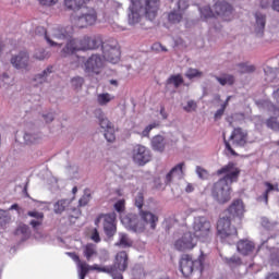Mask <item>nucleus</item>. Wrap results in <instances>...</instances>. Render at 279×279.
I'll list each match as a JSON object with an SVG mask.
<instances>
[{"mask_svg": "<svg viewBox=\"0 0 279 279\" xmlns=\"http://www.w3.org/2000/svg\"><path fill=\"white\" fill-rule=\"evenodd\" d=\"M71 84L74 88V90H80L82 86H84V77L75 76L71 80Z\"/></svg>", "mask_w": 279, "mask_h": 279, "instance_id": "39", "label": "nucleus"}, {"mask_svg": "<svg viewBox=\"0 0 279 279\" xmlns=\"http://www.w3.org/2000/svg\"><path fill=\"white\" fill-rule=\"evenodd\" d=\"M158 125H159V124L156 123V122H154V123L147 125V126L142 131V136H143L144 138H149V133L151 132V130L158 128Z\"/></svg>", "mask_w": 279, "mask_h": 279, "instance_id": "44", "label": "nucleus"}, {"mask_svg": "<svg viewBox=\"0 0 279 279\" xmlns=\"http://www.w3.org/2000/svg\"><path fill=\"white\" fill-rule=\"evenodd\" d=\"M118 247H132V242L125 233H120V240L116 243Z\"/></svg>", "mask_w": 279, "mask_h": 279, "instance_id": "33", "label": "nucleus"}, {"mask_svg": "<svg viewBox=\"0 0 279 279\" xmlns=\"http://www.w3.org/2000/svg\"><path fill=\"white\" fill-rule=\"evenodd\" d=\"M223 143H225L226 149L231 154V156H236V151L232 149V145H230V142L226 140V135H223Z\"/></svg>", "mask_w": 279, "mask_h": 279, "instance_id": "51", "label": "nucleus"}, {"mask_svg": "<svg viewBox=\"0 0 279 279\" xmlns=\"http://www.w3.org/2000/svg\"><path fill=\"white\" fill-rule=\"evenodd\" d=\"M10 221H12L10 214L3 209H0V228H5Z\"/></svg>", "mask_w": 279, "mask_h": 279, "instance_id": "34", "label": "nucleus"}, {"mask_svg": "<svg viewBox=\"0 0 279 279\" xmlns=\"http://www.w3.org/2000/svg\"><path fill=\"white\" fill-rule=\"evenodd\" d=\"M82 252H83L84 258H86V260L88 263H90V260H94V258H97V256H99L97 246L94 243H87V244L83 245Z\"/></svg>", "mask_w": 279, "mask_h": 279, "instance_id": "21", "label": "nucleus"}, {"mask_svg": "<svg viewBox=\"0 0 279 279\" xmlns=\"http://www.w3.org/2000/svg\"><path fill=\"white\" fill-rule=\"evenodd\" d=\"M89 239L90 241H94V243H101V236L99 235V230H97V228L90 230Z\"/></svg>", "mask_w": 279, "mask_h": 279, "instance_id": "43", "label": "nucleus"}, {"mask_svg": "<svg viewBox=\"0 0 279 279\" xmlns=\"http://www.w3.org/2000/svg\"><path fill=\"white\" fill-rule=\"evenodd\" d=\"M227 265H229L230 267H234V266H239L241 265V258L236 257V256H232L230 258L226 259Z\"/></svg>", "mask_w": 279, "mask_h": 279, "instance_id": "48", "label": "nucleus"}, {"mask_svg": "<svg viewBox=\"0 0 279 279\" xmlns=\"http://www.w3.org/2000/svg\"><path fill=\"white\" fill-rule=\"evenodd\" d=\"M44 119H45L46 123H51V121H53V113H48V114L44 116Z\"/></svg>", "mask_w": 279, "mask_h": 279, "instance_id": "57", "label": "nucleus"}, {"mask_svg": "<svg viewBox=\"0 0 279 279\" xmlns=\"http://www.w3.org/2000/svg\"><path fill=\"white\" fill-rule=\"evenodd\" d=\"M266 125L269 128V130H272L274 132H279V121L276 117H270L266 120Z\"/></svg>", "mask_w": 279, "mask_h": 279, "instance_id": "35", "label": "nucleus"}, {"mask_svg": "<svg viewBox=\"0 0 279 279\" xmlns=\"http://www.w3.org/2000/svg\"><path fill=\"white\" fill-rule=\"evenodd\" d=\"M232 5L226 1H218L214 5V10L210 7H204L201 9V14L204 19H216L221 16L222 21H232Z\"/></svg>", "mask_w": 279, "mask_h": 279, "instance_id": "6", "label": "nucleus"}, {"mask_svg": "<svg viewBox=\"0 0 279 279\" xmlns=\"http://www.w3.org/2000/svg\"><path fill=\"white\" fill-rule=\"evenodd\" d=\"M238 68L240 69L239 72L241 74L254 73V71H256V66L254 64L240 63L238 64Z\"/></svg>", "mask_w": 279, "mask_h": 279, "instance_id": "36", "label": "nucleus"}, {"mask_svg": "<svg viewBox=\"0 0 279 279\" xmlns=\"http://www.w3.org/2000/svg\"><path fill=\"white\" fill-rule=\"evenodd\" d=\"M265 186H266V191H265L263 197H259V199L265 201V204H269V193L271 191H279V189H278V184L274 185L269 182H265Z\"/></svg>", "mask_w": 279, "mask_h": 279, "instance_id": "29", "label": "nucleus"}, {"mask_svg": "<svg viewBox=\"0 0 279 279\" xmlns=\"http://www.w3.org/2000/svg\"><path fill=\"white\" fill-rule=\"evenodd\" d=\"M69 206V201L66 199H61L58 201L54 205H53V210L57 215H62V213H64V210H66V207Z\"/></svg>", "mask_w": 279, "mask_h": 279, "instance_id": "32", "label": "nucleus"}, {"mask_svg": "<svg viewBox=\"0 0 279 279\" xmlns=\"http://www.w3.org/2000/svg\"><path fill=\"white\" fill-rule=\"evenodd\" d=\"M232 221L229 216L220 217L217 221V232L222 241L230 239V236H239V231L235 227H232Z\"/></svg>", "mask_w": 279, "mask_h": 279, "instance_id": "10", "label": "nucleus"}, {"mask_svg": "<svg viewBox=\"0 0 279 279\" xmlns=\"http://www.w3.org/2000/svg\"><path fill=\"white\" fill-rule=\"evenodd\" d=\"M101 219L105 234L107 236H114V234H117V225L114 223L117 221V214H100L95 219V226H99V223H101Z\"/></svg>", "mask_w": 279, "mask_h": 279, "instance_id": "11", "label": "nucleus"}, {"mask_svg": "<svg viewBox=\"0 0 279 279\" xmlns=\"http://www.w3.org/2000/svg\"><path fill=\"white\" fill-rule=\"evenodd\" d=\"M132 157L136 165L144 167V165H147L151 160V151L149 148L137 144L133 147Z\"/></svg>", "mask_w": 279, "mask_h": 279, "instance_id": "14", "label": "nucleus"}, {"mask_svg": "<svg viewBox=\"0 0 279 279\" xmlns=\"http://www.w3.org/2000/svg\"><path fill=\"white\" fill-rule=\"evenodd\" d=\"M247 130L243 128H235L230 135V141H232L235 147H245L247 145Z\"/></svg>", "mask_w": 279, "mask_h": 279, "instance_id": "17", "label": "nucleus"}, {"mask_svg": "<svg viewBox=\"0 0 279 279\" xmlns=\"http://www.w3.org/2000/svg\"><path fill=\"white\" fill-rule=\"evenodd\" d=\"M112 279H123V275H111Z\"/></svg>", "mask_w": 279, "mask_h": 279, "instance_id": "64", "label": "nucleus"}, {"mask_svg": "<svg viewBox=\"0 0 279 279\" xmlns=\"http://www.w3.org/2000/svg\"><path fill=\"white\" fill-rule=\"evenodd\" d=\"M15 234H23L24 236H27L29 234V226L27 225H21L17 227Z\"/></svg>", "mask_w": 279, "mask_h": 279, "instance_id": "46", "label": "nucleus"}, {"mask_svg": "<svg viewBox=\"0 0 279 279\" xmlns=\"http://www.w3.org/2000/svg\"><path fill=\"white\" fill-rule=\"evenodd\" d=\"M114 210H117V213H123L125 210V201L124 199H120L114 204Z\"/></svg>", "mask_w": 279, "mask_h": 279, "instance_id": "50", "label": "nucleus"}, {"mask_svg": "<svg viewBox=\"0 0 279 279\" xmlns=\"http://www.w3.org/2000/svg\"><path fill=\"white\" fill-rule=\"evenodd\" d=\"M105 138L108 141V143H114V141H117V135H114V126L105 130Z\"/></svg>", "mask_w": 279, "mask_h": 279, "instance_id": "40", "label": "nucleus"}, {"mask_svg": "<svg viewBox=\"0 0 279 279\" xmlns=\"http://www.w3.org/2000/svg\"><path fill=\"white\" fill-rule=\"evenodd\" d=\"M206 269V256L199 255L197 259L193 260V255L183 254L180 258V271L184 278H191L195 272L204 274Z\"/></svg>", "mask_w": 279, "mask_h": 279, "instance_id": "5", "label": "nucleus"}, {"mask_svg": "<svg viewBox=\"0 0 279 279\" xmlns=\"http://www.w3.org/2000/svg\"><path fill=\"white\" fill-rule=\"evenodd\" d=\"M217 175H223L219 179L211 189V195L218 204H228L232 199V184L239 182V175H241V169L236 167V163L229 162L221 169L217 170Z\"/></svg>", "mask_w": 279, "mask_h": 279, "instance_id": "2", "label": "nucleus"}, {"mask_svg": "<svg viewBox=\"0 0 279 279\" xmlns=\"http://www.w3.org/2000/svg\"><path fill=\"white\" fill-rule=\"evenodd\" d=\"M128 269V252L121 251L116 255L114 264L104 266L96 269L99 274H109V276H123V271Z\"/></svg>", "mask_w": 279, "mask_h": 279, "instance_id": "8", "label": "nucleus"}, {"mask_svg": "<svg viewBox=\"0 0 279 279\" xmlns=\"http://www.w3.org/2000/svg\"><path fill=\"white\" fill-rule=\"evenodd\" d=\"M274 97H275L277 104H279V88L276 92H274Z\"/></svg>", "mask_w": 279, "mask_h": 279, "instance_id": "63", "label": "nucleus"}, {"mask_svg": "<svg viewBox=\"0 0 279 279\" xmlns=\"http://www.w3.org/2000/svg\"><path fill=\"white\" fill-rule=\"evenodd\" d=\"M265 279H279V272L278 271L268 272Z\"/></svg>", "mask_w": 279, "mask_h": 279, "instance_id": "55", "label": "nucleus"}, {"mask_svg": "<svg viewBox=\"0 0 279 279\" xmlns=\"http://www.w3.org/2000/svg\"><path fill=\"white\" fill-rule=\"evenodd\" d=\"M63 8L68 12H80L86 8V0H63Z\"/></svg>", "mask_w": 279, "mask_h": 279, "instance_id": "20", "label": "nucleus"}, {"mask_svg": "<svg viewBox=\"0 0 279 279\" xmlns=\"http://www.w3.org/2000/svg\"><path fill=\"white\" fill-rule=\"evenodd\" d=\"M225 215L229 217V219H233V221H235V219L241 221L245 216V204L243 203V199H234L229 208L225 210Z\"/></svg>", "mask_w": 279, "mask_h": 279, "instance_id": "13", "label": "nucleus"}, {"mask_svg": "<svg viewBox=\"0 0 279 279\" xmlns=\"http://www.w3.org/2000/svg\"><path fill=\"white\" fill-rule=\"evenodd\" d=\"M68 254L72 258V260L76 263L80 269L78 271L80 279H86V276H88L89 271H97V269H99V265L97 264H94L90 266L86 262H82V259H80V255H77L76 253H68Z\"/></svg>", "mask_w": 279, "mask_h": 279, "instance_id": "15", "label": "nucleus"}, {"mask_svg": "<svg viewBox=\"0 0 279 279\" xmlns=\"http://www.w3.org/2000/svg\"><path fill=\"white\" fill-rule=\"evenodd\" d=\"M86 204H88V198H86V196H83L80 199V206H86Z\"/></svg>", "mask_w": 279, "mask_h": 279, "instance_id": "61", "label": "nucleus"}, {"mask_svg": "<svg viewBox=\"0 0 279 279\" xmlns=\"http://www.w3.org/2000/svg\"><path fill=\"white\" fill-rule=\"evenodd\" d=\"M183 110H185V112H195L197 110V102L189 100L187 105L183 107Z\"/></svg>", "mask_w": 279, "mask_h": 279, "instance_id": "47", "label": "nucleus"}, {"mask_svg": "<svg viewBox=\"0 0 279 279\" xmlns=\"http://www.w3.org/2000/svg\"><path fill=\"white\" fill-rule=\"evenodd\" d=\"M184 162L174 166L166 175V184H171L174 178H182L184 175Z\"/></svg>", "mask_w": 279, "mask_h": 279, "instance_id": "23", "label": "nucleus"}, {"mask_svg": "<svg viewBox=\"0 0 279 279\" xmlns=\"http://www.w3.org/2000/svg\"><path fill=\"white\" fill-rule=\"evenodd\" d=\"M59 1L60 0H38L40 5H46L48 8H50L51 5H56V3H58Z\"/></svg>", "mask_w": 279, "mask_h": 279, "instance_id": "52", "label": "nucleus"}, {"mask_svg": "<svg viewBox=\"0 0 279 279\" xmlns=\"http://www.w3.org/2000/svg\"><path fill=\"white\" fill-rule=\"evenodd\" d=\"M104 69V59L99 54H92L85 62V70L87 73H95L99 75Z\"/></svg>", "mask_w": 279, "mask_h": 279, "instance_id": "16", "label": "nucleus"}, {"mask_svg": "<svg viewBox=\"0 0 279 279\" xmlns=\"http://www.w3.org/2000/svg\"><path fill=\"white\" fill-rule=\"evenodd\" d=\"M35 32L44 36L50 47H62V44L53 40H66L65 46L61 49V58H69V56H75L78 51H93V49L102 47V57L107 62L118 64L121 60V48H119L117 41L109 44L104 43L101 37L88 36L71 38L73 36L72 26L52 28L49 33L46 27L39 26Z\"/></svg>", "mask_w": 279, "mask_h": 279, "instance_id": "1", "label": "nucleus"}, {"mask_svg": "<svg viewBox=\"0 0 279 279\" xmlns=\"http://www.w3.org/2000/svg\"><path fill=\"white\" fill-rule=\"evenodd\" d=\"M10 62L14 69H27L29 66V53L27 51H21L13 56Z\"/></svg>", "mask_w": 279, "mask_h": 279, "instance_id": "18", "label": "nucleus"}, {"mask_svg": "<svg viewBox=\"0 0 279 279\" xmlns=\"http://www.w3.org/2000/svg\"><path fill=\"white\" fill-rule=\"evenodd\" d=\"M138 215L141 220L138 219V216L133 214L124 218V221H126V226L130 230L137 232L138 234L145 232V230H147V226L150 230H156L158 226V216L156 214H153L149 210L141 209Z\"/></svg>", "mask_w": 279, "mask_h": 279, "instance_id": "4", "label": "nucleus"}, {"mask_svg": "<svg viewBox=\"0 0 279 279\" xmlns=\"http://www.w3.org/2000/svg\"><path fill=\"white\" fill-rule=\"evenodd\" d=\"M128 8L129 25H138L143 19L155 21L160 10V0H130Z\"/></svg>", "mask_w": 279, "mask_h": 279, "instance_id": "3", "label": "nucleus"}, {"mask_svg": "<svg viewBox=\"0 0 279 279\" xmlns=\"http://www.w3.org/2000/svg\"><path fill=\"white\" fill-rule=\"evenodd\" d=\"M260 8L267 10V8H269V0H260Z\"/></svg>", "mask_w": 279, "mask_h": 279, "instance_id": "58", "label": "nucleus"}, {"mask_svg": "<svg viewBox=\"0 0 279 279\" xmlns=\"http://www.w3.org/2000/svg\"><path fill=\"white\" fill-rule=\"evenodd\" d=\"M135 206L138 210H143V206H145V196L142 192L137 193L135 197Z\"/></svg>", "mask_w": 279, "mask_h": 279, "instance_id": "41", "label": "nucleus"}, {"mask_svg": "<svg viewBox=\"0 0 279 279\" xmlns=\"http://www.w3.org/2000/svg\"><path fill=\"white\" fill-rule=\"evenodd\" d=\"M95 116L99 120V125H100V128H102V130H110V129L114 128L112 125V122H110V120H108V118H106V116L104 114V111L101 109H97L95 111Z\"/></svg>", "mask_w": 279, "mask_h": 279, "instance_id": "25", "label": "nucleus"}, {"mask_svg": "<svg viewBox=\"0 0 279 279\" xmlns=\"http://www.w3.org/2000/svg\"><path fill=\"white\" fill-rule=\"evenodd\" d=\"M112 99H114V96H112L108 93H102L97 96V104L99 106H108V104H110V101H112Z\"/></svg>", "mask_w": 279, "mask_h": 279, "instance_id": "30", "label": "nucleus"}, {"mask_svg": "<svg viewBox=\"0 0 279 279\" xmlns=\"http://www.w3.org/2000/svg\"><path fill=\"white\" fill-rule=\"evenodd\" d=\"M28 217H32L33 219L29 221V226L33 228V230H38L40 226L45 222V214L43 211L38 210H31L27 211Z\"/></svg>", "mask_w": 279, "mask_h": 279, "instance_id": "19", "label": "nucleus"}, {"mask_svg": "<svg viewBox=\"0 0 279 279\" xmlns=\"http://www.w3.org/2000/svg\"><path fill=\"white\" fill-rule=\"evenodd\" d=\"M202 75H204V73H202L199 70L193 69V68H190L185 73V77H187V80H193L195 77H202Z\"/></svg>", "mask_w": 279, "mask_h": 279, "instance_id": "38", "label": "nucleus"}, {"mask_svg": "<svg viewBox=\"0 0 279 279\" xmlns=\"http://www.w3.org/2000/svg\"><path fill=\"white\" fill-rule=\"evenodd\" d=\"M51 54H49V52L45 51V49H38L35 54L34 58L36 60H47Z\"/></svg>", "mask_w": 279, "mask_h": 279, "instance_id": "42", "label": "nucleus"}, {"mask_svg": "<svg viewBox=\"0 0 279 279\" xmlns=\"http://www.w3.org/2000/svg\"><path fill=\"white\" fill-rule=\"evenodd\" d=\"M195 191V187H193V184L189 183L185 187L186 193H193Z\"/></svg>", "mask_w": 279, "mask_h": 279, "instance_id": "60", "label": "nucleus"}, {"mask_svg": "<svg viewBox=\"0 0 279 279\" xmlns=\"http://www.w3.org/2000/svg\"><path fill=\"white\" fill-rule=\"evenodd\" d=\"M71 23L74 27L83 29V27H89V25H95L97 23V11L94 8H85L80 15H72Z\"/></svg>", "mask_w": 279, "mask_h": 279, "instance_id": "9", "label": "nucleus"}, {"mask_svg": "<svg viewBox=\"0 0 279 279\" xmlns=\"http://www.w3.org/2000/svg\"><path fill=\"white\" fill-rule=\"evenodd\" d=\"M255 34L258 38L265 34V25L267 23V16L262 13H255Z\"/></svg>", "mask_w": 279, "mask_h": 279, "instance_id": "22", "label": "nucleus"}, {"mask_svg": "<svg viewBox=\"0 0 279 279\" xmlns=\"http://www.w3.org/2000/svg\"><path fill=\"white\" fill-rule=\"evenodd\" d=\"M177 8H178L177 10L179 12H182L184 14V12H186V10H189V0H179Z\"/></svg>", "mask_w": 279, "mask_h": 279, "instance_id": "45", "label": "nucleus"}, {"mask_svg": "<svg viewBox=\"0 0 279 279\" xmlns=\"http://www.w3.org/2000/svg\"><path fill=\"white\" fill-rule=\"evenodd\" d=\"M151 147L154 151H165V137L162 135H156L151 140Z\"/></svg>", "mask_w": 279, "mask_h": 279, "instance_id": "26", "label": "nucleus"}, {"mask_svg": "<svg viewBox=\"0 0 279 279\" xmlns=\"http://www.w3.org/2000/svg\"><path fill=\"white\" fill-rule=\"evenodd\" d=\"M182 19H184V13L178 10H172L169 14H168V21L172 24V25H178V23H182Z\"/></svg>", "mask_w": 279, "mask_h": 279, "instance_id": "27", "label": "nucleus"}, {"mask_svg": "<svg viewBox=\"0 0 279 279\" xmlns=\"http://www.w3.org/2000/svg\"><path fill=\"white\" fill-rule=\"evenodd\" d=\"M230 99H232V96H228L226 101L221 105V108L226 110L228 108V105L230 104Z\"/></svg>", "mask_w": 279, "mask_h": 279, "instance_id": "59", "label": "nucleus"}, {"mask_svg": "<svg viewBox=\"0 0 279 279\" xmlns=\"http://www.w3.org/2000/svg\"><path fill=\"white\" fill-rule=\"evenodd\" d=\"M160 114H161L162 119H167L168 114H167V111L165 110V107L160 108Z\"/></svg>", "mask_w": 279, "mask_h": 279, "instance_id": "62", "label": "nucleus"}, {"mask_svg": "<svg viewBox=\"0 0 279 279\" xmlns=\"http://www.w3.org/2000/svg\"><path fill=\"white\" fill-rule=\"evenodd\" d=\"M24 141H25V143H27V145H29L32 143H36V136H34L29 133H25L24 134Z\"/></svg>", "mask_w": 279, "mask_h": 279, "instance_id": "53", "label": "nucleus"}, {"mask_svg": "<svg viewBox=\"0 0 279 279\" xmlns=\"http://www.w3.org/2000/svg\"><path fill=\"white\" fill-rule=\"evenodd\" d=\"M50 73H53V66L51 65H49L46 70H44L41 74H38L35 77V82H39V84H43V82L47 80V75H49Z\"/></svg>", "mask_w": 279, "mask_h": 279, "instance_id": "37", "label": "nucleus"}, {"mask_svg": "<svg viewBox=\"0 0 279 279\" xmlns=\"http://www.w3.org/2000/svg\"><path fill=\"white\" fill-rule=\"evenodd\" d=\"M197 247V241L192 232H185L183 235L174 242V248L178 252H190Z\"/></svg>", "mask_w": 279, "mask_h": 279, "instance_id": "12", "label": "nucleus"}, {"mask_svg": "<svg viewBox=\"0 0 279 279\" xmlns=\"http://www.w3.org/2000/svg\"><path fill=\"white\" fill-rule=\"evenodd\" d=\"M167 84H173L174 88H180V86L184 84V78L182 77V74L171 75L167 80Z\"/></svg>", "mask_w": 279, "mask_h": 279, "instance_id": "31", "label": "nucleus"}, {"mask_svg": "<svg viewBox=\"0 0 279 279\" xmlns=\"http://www.w3.org/2000/svg\"><path fill=\"white\" fill-rule=\"evenodd\" d=\"M220 86H232L234 85V75L232 74H222V76H215Z\"/></svg>", "mask_w": 279, "mask_h": 279, "instance_id": "28", "label": "nucleus"}, {"mask_svg": "<svg viewBox=\"0 0 279 279\" xmlns=\"http://www.w3.org/2000/svg\"><path fill=\"white\" fill-rule=\"evenodd\" d=\"M196 173L201 180H206L208 178V171L202 167H196Z\"/></svg>", "mask_w": 279, "mask_h": 279, "instance_id": "49", "label": "nucleus"}, {"mask_svg": "<svg viewBox=\"0 0 279 279\" xmlns=\"http://www.w3.org/2000/svg\"><path fill=\"white\" fill-rule=\"evenodd\" d=\"M192 230L195 239H198L202 243L210 241V238L213 236V225L210 223V220L204 216L194 218Z\"/></svg>", "mask_w": 279, "mask_h": 279, "instance_id": "7", "label": "nucleus"}, {"mask_svg": "<svg viewBox=\"0 0 279 279\" xmlns=\"http://www.w3.org/2000/svg\"><path fill=\"white\" fill-rule=\"evenodd\" d=\"M223 112H226V109L225 108H220L216 111L215 113V121H218V119H221V117H223Z\"/></svg>", "mask_w": 279, "mask_h": 279, "instance_id": "54", "label": "nucleus"}, {"mask_svg": "<svg viewBox=\"0 0 279 279\" xmlns=\"http://www.w3.org/2000/svg\"><path fill=\"white\" fill-rule=\"evenodd\" d=\"M236 247L238 252H240V254H243V256H247L252 254L254 250H256V245L250 240H240L236 244Z\"/></svg>", "mask_w": 279, "mask_h": 279, "instance_id": "24", "label": "nucleus"}, {"mask_svg": "<svg viewBox=\"0 0 279 279\" xmlns=\"http://www.w3.org/2000/svg\"><path fill=\"white\" fill-rule=\"evenodd\" d=\"M270 8L274 12H279V0H272Z\"/></svg>", "mask_w": 279, "mask_h": 279, "instance_id": "56", "label": "nucleus"}]
</instances>
